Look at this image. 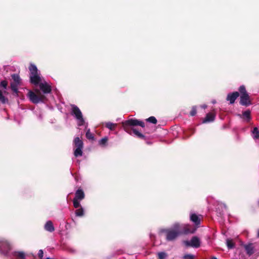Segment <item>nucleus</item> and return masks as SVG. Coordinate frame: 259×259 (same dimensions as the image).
I'll use <instances>...</instances> for the list:
<instances>
[{
    "instance_id": "f257e3e1",
    "label": "nucleus",
    "mask_w": 259,
    "mask_h": 259,
    "mask_svg": "<svg viewBox=\"0 0 259 259\" xmlns=\"http://www.w3.org/2000/svg\"><path fill=\"white\" fill-rule=\"evenodd\" d=\"M122 125L124 131L128 134L132 135L133 133L139 138H145V136L140 133L135 127L138 125L144 127L145 126V123L143 121L137 119L132 118L122 122Z\"/></svg>"
},
{
    "instance_id": "f03ea898",
    "label": "nucleus",
    "mask_w": 259,
    "mask_h": 259,
    "mask_svg": "<svg viewBox=\"0 0 259 259\" xmlns=\"http://www.w3.org/2000/svg\"><path fill=\"white\" fill-rule=\"evenodd\" d=\"M180 224L178 223H175L172 227L169 229H162L161 232L164 233L166 235V240L171 241L175 240L181 233Z\"/></svg>"
},
{
    "instance_id": "7ed1b4c3",
    "label": "nucleus",
    "mask_w": 259,
    "mask_h": 259,
    "mask_svg": "<svg viewBox=\"0 0 259 259\" xmlns=\"http://www.w3.org/2000/svg\"><path fill=\"white\" fill-rule=\"evenodd\" d=\"M71 114L75 118L78 126H80L84 124L85 120L83 117L81 111L75 105H71Z\"/></svg>"
},
{
    "instance_id": "20e7f679",
    "label": "nucleus",
    "mask_w": 259,
    "mask_h": 259,
    "mask_svg": "<svg viewBox=\"0 0 259 259\" xmlns=\"http://www.w3.org/2000/svg\"><path fill=\"white\" fill-rule=\"evenodd\" d=\"M12 249V244L4 238H0V253L7 256Z\"/></svg>"
},
{
    "instance_id": "39448f33",
    "label": "nucleus",
    "mask_w": 259,
    "mask_h": 259,
    "mask_svg": "<svg viewBox=\"0 0 259 259\" xmlns=\"http://www.w3.org/2000/svg\"><path fill=\"white\" fill-rule=\"evenodd\" d=\"M73 144L75 148L74 150V156L76 157L81 156L83 154L82 149L83 148L82 141L79 137H75L74 139Z\"/></svg>"
},
{
    "instance_id": "423d86ee",
    "label": "nucleus",
    "mask_w": 259,
    "mask_h": 259,
    "mask_svg": "<svg viewBox=\"0 0 259 259\" xmlns=\"http://www.w3.org/2000/svg\"><path fill=\"white\" fill-rule=\"evenodd\" d=\"M27 96L30 101L34 104L44 103L46 99V97L40 93L36 95L31 91H29Z\"/></svg>"
},
{
    "instance_id": "0eeeda50",
    "label": "nucleus",
    "mask_w": 259,
    "mask_h": 259,
    "mask_svg": "<svg viewBox=\"0 0 259 259\" xmlns=\"http://www.w3.org/2000/svg\"><path fill=\"white\" fill-rule=\"evenodd\" d=\"M183 244L187 247L197 248L200 246L201 241L198 237L195 236H193L190 240L184 241Z\"/></svg>"
},
{
    "instance_id": "6e6552de",
    "label": "nucleus",
    "mask_w": 259,
    "mask_h": 259,
    "mask_svg": "<svg viewBox=\"0 0 259 259\" xmlns=\"http://www.w3.org/2000/svg\"><path fill=\"white\" fill-rule=\"evenodd\" d=\"M12 259H33V257L23 251H14L12 253Z\"/></svg>"
},
{
    "instance_id": "1a4fd4ad",
    "label": "nucleus",
    "mask_w": 259,
    "mask_h": 259,
    "mask_svg": "<svg viewBox=\"0 0 259 259\" xmlns=\"http://www.w3.org/2000/svg\"><path fill=\"white\" fill-rule=\"evenodd\" d=\"M40 89L44 94H49L52 91L51 86L46 81H44L39 84Z\"/></svg>"
},
{
    "instance_id": "9d476101",
    "label": "nucleus",
    "mask_w": 259,
    "mask_h": 259,
    "mask_svg": "<svg viewBox=\"0 0 259 259\" xmlns=\"http://www.w3.org/2000/svg\"><path fill=\"white\" fill-rule=\"evenodd\" d=\"M30 80L31 83L34 85H38L41 83V79L39 73L30 75Z\"/></svg>"
},
{
    "instance_id": "9b49d317",
    "label": "nucleus",
    "mask_w": 259,
    "mask_h": 259,
    "mask_svg": "<svg viewBox=\"0 0 259 259\" xmlns=\"http://www.w3.org/2000/svg\"><path fill=\"white\" fill-rule=\"evenodd\" d=\"M239 93L238 92H235L232 93H229L228 94L226 100L228 101H229L230 104H233L236 99L239 97Z\"/></svg>"
},
{
    "instance_id": "f8f14e48",
    "label": "nucleus",
    "mask_w": 259,
    "mask_h": 259,
    "mask_svg": "<svg viewBox=\"0 0 259 259\" xmlns=\"http://www.w3.org/2000/svg\"><path fill=\"white\" fill-rule=\"evenodd\" d=\"M240 103L241 105L246 106L250 104L249 97L248 94H242L240 96Z\"/></svg>"
},
{
    "instance_id": "ddd939ff",
    "label": "nucleus",
    "mask_w": 259,
    "mask_h": 259,
    "mask_svg": "<svg viewBox=\"0 0 259 259\" xmlns=\"http://www.w3.org/2000/svg\"><path fill=\"white\" fill-rule=\"evenodd\" d=\"M44 228L46 231L49 232H53L55 230V228L54 227L52 221H48L46 222L44 226Z\"/></svg>"
},
{
    "instance_id": "4468645a",
    "label": "nucleus",
    "mask_w": 259,
    "mask_h": 259,
    "mask_svg": "<svg viewBox=\"0 0 259 259\" xmlns=\"http://www.w3.org/2000/svg\"><path fill=\"white\" fill-rule=\"evenodd\" d=\"M244 248L246 251L247 254L250 256L254 251V247L252 243H249L244 245Z\"/></svg>"
},
{
    "instance_id": "2eb2a0df",
    "label": "nucleus",
    "mask_w": 259,
    "mask_h": 259,
    "mask_svg": "<svg viewBox=\"0 0 259 259\" xmlns=\"http://www.w3.org/2000/svg\"><path fill=\"white\" fill-rule=\"evenodd\" d=\"M190 220L196 226H198L200 224V219L195 213H191L190 214Z\"/></svg>"
},
{
    "instance_id": "dca6fc26",
    "label": "nucleus",
    "mask_w": 259,
    "mask_h": 259,
    "mask_svg": "<svg viewBox=\"0 0 259 259\" xmlns=\"http://www.w3.org/2000/svg\"><path fill=\"white\" fill-rule=\"evenodd\" d=\"M84 198V193L81 189H78L75 193L74 199L81 200Z\"/></svg>"
},
{
    "instance_id": "f3484780",
    "label": "nucleus",
    "mask_w": 259,
    "mask_h": 259,
    "mask_svg": "<svg viewBox=\"0 0 259 259\" xmlns=\"http://www.w3.org/2000/svg\"><path fill=\"white\" fill-rule=\"evenodd\" d=\"M215 119V115L211 113H208L206 114L205 118L203 119V123L210 122L214 121Z\"/></svg>"
},
{
    "instance_id": "a211bd4d",
    "label": "nucleus",
    "mask_w": 259,
    "mask_h": 259,
    "mask_svg": "<svg viewBox=\"0 0 259 259\" xmlns=\"http://www.w3.org/2000/svg\"><path fill=\"white\" fill-rule=\"evenodd\" d=\"M250 111L249 110L243 112L242 114H239L238 115L242 118L243 117L247 122H249L251 119Z\"/></svg>"
},
{
    "instance_id": "6ab92c4d",
    "label": "nucleus",
    "mask_w": 259,
    "mask_h": 259,
    "mask_svg": "<svg viewBox=\"0 0 259 259\" xmlns=\"http://www.w3.org/2000/svg\"><path fill=\"white\" fill-rule=\"evenodd\" d=\"M8 93L7 91H2L0 90V102L4 104L8 102V99L6 98L4 94L7 95Z\"/></svg>"
},
{
    "instance_id": "aec40b11",
    "label": "nucleus",
    "mask_w": 259,
    "mask_h": 259,
    "mask_svg": "<svg viewBox=\"0 0 259 259\" xmlns=\"http://www.w3.org/2000/svg\"><path fill=\"white\" fill-rule=\"evenodd\" d=\"M29 69L30 71V75L38 73V71L37 68V67L34 64L31 63L29 67Z\"/></svg>"
},
{
    "instance_id": "412c9836",
    "label": "nucleus",
    "mask_w": 259,
    "mask_h": 259,
    "mask_svg": "<svg viewBox=\"0 0 259 259\" xmlns=\"http://www.w3.org/2000/svg\"><path fill=\"white\" fill-rule=\"evenodd\" d=\"M21 84H17V83L12 82L11 83V89L12 91L15 93L16 96L18 94V87Z\"/></svg>"
},
{
    "instance_id": "4be33fe9",
    "label": "nucleus",
    "mask_w": 259,
    "mask_h": 259,
    "mask_svg": "<svg viewBox=\"0 0 259 259\" xmlns=\"http://www.w3.org/2000/svg\"><path fill=\"white\" fill-rule=\"evenodd\" d=\"M11 76L13 80V82L16 83L17 84H21V79L18 74H13Z\"/></svg>"
},
{
    "instance_id": "5701e85b",
    "label": "nucleus",
    "mask_w": 259,
    "mask_h": 259,
    "mask_svg": "<svg viewBox=\"0 0 259 259\" xmlns=\"http://www.w3.org/2000/svg\"><path fill=\"white\" fill-rule=\"evenodd\" d=\"M252 136L253 139L257 140L259 139V130L257 127H255L251 131Z\"/></svg>"
},
{
    "instance_id": "b1692460",
    "label": "nucleus",
    "mask_w": 259,
    "mask_h": 259,
    "mask_svg": "<svg viewBox=\"0 0 259 259\" xmlns=\"http://www.w3.org/2000/svg\"><path fill=\"white\" fill-rule=\"evenodd\" d=\"M226 245L228 249H233L235 247V244L232 239L228 238L226 240Z\"/></svg>"
},
{
    "instance_id": "393cba45",
    "label": "nucleus",
    "mask_w": 259,
    "mask_h": 259,
    "mask_svg": "<svg viewBox=\"0 0 259 259\" xmlns=\"http://www.w3.org/2000/svg\"><path fill=\"white\" fill-rule=\"evenodd\" d=\"M106 127L111 131L114 130L117 124L111 122H108L105 123Z\"/></svg>"
},
{
    "instance_id": "a878e982",
    "label": "nucleus",
    "mask_w": 259,
    "mask_h": 259,
    "mask_svg": "<svg viewBox=\"0 0 259 259\" xmlns=\"http://www.w3.org/2000/svg\"><path fill=\"white\" fill-rule=\"evenodd\" d=\"M75 213L76 217H83L84 214V212L83 208L81 207L80 208L76 210Z\"/></svg>"
},
{
    "instance_id": "bb28decb",
    "label": "nucleus",
    "mask_w": 259,
    "mask_h": 259,
    "mask_svg": "<svg viewBox=\"0 0 259 259\" xmlns=\"http://www.w3.org/2000/svg\"><path fill=\"white\" fill-rule=\"evenodd\" d=\"M107 141L108 138L105 137L99 140V144L102 147H104L106 145Z\"/></svg>"
},
{
    "instance_id": "cd10ccee",
    "label": "nucleus",
    "mask_w": 259,
    "mask_h": 259,
    "mask_svg": "<svg viewBox=\"0 0 259 259\" xmlns=\"http://www.w3.org/2000/svg\"><path fill=\"white\" fill-rule=\"evenodd\" d=\"M0 87L3 88L4 90L6 91L8 88V82L6 80H2L0 82Z\"/></svg>"
},
{
    "instance_id": "c85d7f7f",
    "label": "nucleus",
    "mask_w": 259,
    "mask_h": 259,
    "mask_svg": "<svg viewBox=\"0 0 259 259\" xmlns=\"http://www.w3.org/2000/svg\"><path fill=\"white\" fill-rule=\"evenodd\" d=\"M85 135H86V137L88 139L94 140V135L91 133L90 129H88L87 130Z\"/></svg>"
},
{
    "instance_id": "c756f323",
    "label": "nucleus",
    "mask_w": 259,
    "mask_h": 259,
    "mask_svg": "<svg viewBox=\"0 0 259 259\" xmlns=\"http://www.w3.org/2000/svg\"><path fill=\"white\" fill-rule=\"evenodd\" d=\"M239 91L241 95L242 94H247V93L246 91L245 87L243 85H242L239 87Z\"/></svg>"
},
{
    "instance_id": "7c9ffc66",
    "label": "nucleus",
    "mask_w": 259,
    "mask_h": 259,
    "mask_svg": "<svg viewBox=\"0 0 259 259\" xmlns=\"http://www.w3.org/2000/svg\"><path fill=\"white\" fill-rule=\"evenodd\" d=\"M157 254L159 259H165L167 256V254L164 252H158Z\"/></svg>"
},
{
    "instance_id": "2f4dec72",
    "label": "nucleus",
    "mask_w": 259,
    "mask_h": 259,
    "mask_svg": "<svg viewBox=\"0 0 259 259\" xmlns=\"http://www.w3.org/2000/svg\"><path fill=\"white\" fill-rule=\"evenodd\" d=\"M146 120L150 123L156 124L157 123V119L154 116H151L147 118Z\"/></svg>"
},
{
    "instance_id": "473e14b6",
    "label": "nucleus",
    "mask_w": 259,
    "mask_h": 259,
    "mask_svg": "<svg viewBox=\"0 0 259 259\" xmlns=\"http://www.w3.org/2000/svg\"><path fill=\"white\" fill-rule=\"evenodd\" d=\"M80 200H77V199H73V206L75 208H78L80 204V202H79Z\"/></svg>"
},
{
    "instance_id": "72a5a7b5",
    "label": "nucleus",
    "mask_w": 259,
    "mask_h": 259,
    "mask_svg": "<svg viewBox=\"0 0 259 259\" xmlns=\"http://www.w3.org/2000/svg\"><path fill=\"white\" fill-rule=\"evenodd\" d=\"M194 255L191 254H186L183 257V259H194Z\"/></svg>"
},
{
    "instance_id": "f704fd0d",
    "label": "nucleus",
    "mask_w": 259,
    "mask_h": 259,
    "mask_svg": "<svg viewBox=\"0 0 259 259\" xmlns=\"http://www.w3.org/2000/svg\"><path fill=\"white\" fill-rule=\"evenodd\" d=\"M196 114V106H193L192 108V110L190 113V114L193 116L194 115H195Z\"/></svg>"
},
{
    "instance_id": "c9c22d12",
    "label": "nucleus",
    "mask_w": 259,
    "mask_h": 259,
    "mask_svg": "<svg viewBox=\"0 0 259 259\" xmlns=\"http://www.w3.org/2000/svg\"><path fill=\"white\" fill-rule=\"evenodd\" d=\"M43 255H44V252H43L42 250L40 249V250L38 251V256L39 257V258H40V259H42V258Z\"/></svg>"
},
{
    "instance_id": "e433bc0d",
    "label": "nucleus",
    "mask_w": 259,
    "mask_h": 259,
    "mask_svg": "<svg viewBox=\"0 0 259 259\" xmlns=\"http://www.w3.org/2000/svg\"><path fill=\"white\" fill-rule=\"evenodd\" d=\"M219 205H220L222 208H224L225 209H226L227 206L225 204L221 202Z\"/></svg>"
},
{
    "instance_id": "4c0bfd02",
    "label": "nucleus",
    "mask_w": 259,
    "mask_h": 259,
    "mask_svg": "<svg viewBox=\"0 0 259 259\" xmlns=\"http://www.w3.org/2000/svg\"><path fill=\"white\" fill-rule=\"evenodd\" d=\"M38 118L39 120H41L42 119V115L41 114H39V115L38 116Z\"/></svg>"
},
{
    "instance_id": "58836bf2",
    "label": "nucleus",
    "mask_w": 259,
    "mask_h": 259,
    "mask_svg": "<svg viewBox=\"0 0 259 259\" xmlns=\"http://www.w3.org/2000/svg\"><path fill=\"white\" fill-rule=\"evenodd\" d=\"M201 107L202 108L205 109V108H206L207 107V106L206 105H203L201 106Z\"/></svg>"
},
{
    "instance_id": "ea45409f",
    "label": "nucleus",
    "mask_w": 259,
    "mask_h": 259,
    "mask_svg": "<svg viewBox=\"0 0 259 259\" xmlns=\"http://www.w3.org/2000/svg\"><path fill=\"white\" fill-rule=\"evenodd\" d=\"M211 259H218L215 256H212Z\"/></svg>"
},
{
    "instance_id": "a19ab883",
    "label": "nucleus",
    "mask_w": 259,
    "mask_h": 259,
    "mask_svg": "<svg viewBox=\"0 0 259 259\" xmlns=\"http://www.w3.org/2000/svg\"><path fill=\"white\" fill-rule=\"evenodd\" d=\"M212 103L213 104H215L216 103V101L215 100H213V101H212Z\"/></svg>"
},
{
    "instance_id": "79ce46f5",
    "label": "nucleus",
    "mask_w": 259,
    "mask_h": 259,
    "mask_svg": "<svg viewBox=\"0 0 259 259\" xmlns=\"http://www.w3.org/2000/svg\"><path fill=\"white\" fill-rule=\"evenodd\" d=\"M257 237H259V230L257 231Z\"/></svg>"
},
{
    "instance_id": "37998d69",
    "label": "nucleus",
    "mask_w": 259,
    "mask_h": 259,
    "mask_svg": "<svg viewBox=\"0 0 259 259\" xmlns=\"http://www.w3.org/2000/svg\"><path fill=\"white\" fill-rule=\"evenodd\" d=\"M46 259H52V258H50V257H47Z\"/></svg>"
}]
</instances>
